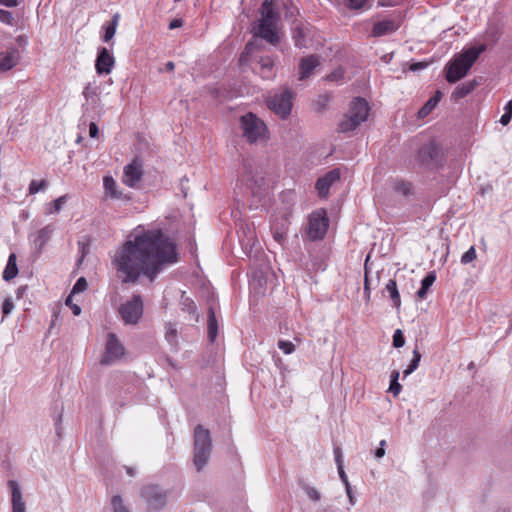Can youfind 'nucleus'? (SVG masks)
Here are the masks:
<instances>
[{
	"label": "nucleus",
	"mask_w": 512,
	"mask_h": 512,
	"mask_svg": "<svg viewBox=\"0 0 512 512\" xmlns=\"http://www.w3.org/2000/svg\"><path fill=\"white\" fill-rule=\"evenodd\" d=\"M177 260L176 244L160 229H153L126 241L112 262L123 275V283H135L141 276L153 282L166 266Z\"/></svg>",
	"instance_id": "obj_1"
},
{
	"label": "nucleus",
	"mask_w": 512,
	"mask_h": 512,
	"mask_svg": "<svg viewBox=\"0 0 512 512\" xmlns=\"http://www.w3.org/2000/svg\"><path fill=\"white\" fill-rule=\"evenodd\" d=\"M260 19L254 23L252 33L272 45L280 42L278 23L280 14L275 10L273 0H264L259 9Z\"/></svg>",
	"instance_id": "obj_2"
},
{
	"label": "nucleus",
	"mask_w": 512,
	"mask_h": 512,
	"mask_svg": "<svg viewBox=\"0 0 512 512\" xmlns=\"http://www.w3.org/2000/svg\"><path fill=\"white\" fill-rule=\"evenodd\" d=\"M486 50L485 44L478 46H472L468 49L463 50L458 54L452 61H450L446 67V80L449 83H456L457 81L464 78L480 54Z\"/></svg>",
	"instance_id": "obj_3"
},
{
	"label": "nucleus",
	"mask_w": 512,
	"mask_h": 512,
	"mask_svg": "<svg viewBox=\"0 0 512 512\" xmlns=\"http://www.w3.org/2000/svg\"><path fill=\"white\" fill-rule=\"evenodd\" d=\"M370 107L362 97H355L349 104V110L344 119L339 123L338 130L342 133L354 131L361 123L368 118Z\"/></svg>",
	"instance_id": "obj_4"
},
{
	"label": "nucleus",
	"mask_w": 512,
	"mask_h": 512,
	"mask_svg": "<svg viewBox=\"0 0 512 512\" xmlns=\"http://www.w3.org/2000/svg\"><path fill=\"white\" fill-rule=\"evenodd\" d=\"M212 450V440L210 432L202 425H197L194 429V457L193 463L197 471H201L207 464Z\"/></svg>",
	"instance_id": "obj_5"
},
{
	"label": "nucleus",
	"mask_w": 512,
	"mask_h": 512,
	"mask_svg": "<svg viewBox=\"0 0 512 512\" xmlns=\"http://www.w3.org/2000/svg\"><path fill=\"white\" fill-rule=\"evenodd\" d=\"M240 124L243 136L249 143H256L268 138V130L266 124L255 114L249 112L241 116Z\"/></svg>",
	"instance_id": "obj_6"
},
{
	"label": "nucleus",
	"mask_w": 512,
	"mask_h": 512,
	"mask_svg": "<svg viewBox=\"0 0 512 512\" xmlns=\"http://www.w3.org/2000/svg\"><path fill=\"white\" fill-rule=\"evenodd\" d=\"M329 226V219L324 209L314 211L308 220L307 235L313 241L324 238Z\"/></svg>",
	"instance_id": "obj_7"
},
{
	"label": "nucleus",
	"mask_w": 512,
	"mask_h": 512,
	"mask_svg": "<svg viewBox=\"0 0 512 512\" xmlns=\"http://www.w3.org/2000/svg\"><path fill=\"white\" fill-rule=\"evenodd\" d=\"M442 150L434 142L424 144L417 153V160L420 166L427 169H434L441 165Z\"/></svg>",
	"instance_id": "obj_8"
},
{
	"label": "nucleus",
	"mask_w": 512,
	"mask_h": 512,
	"mask_svg": "<svg viewBox=\"0 0 512 512\" xmlns=\"http://www.w3.org/2000/svg\"><path fill=\"white\" fill-rule=\"evenodd\" d=\"M143 301L140 295H133L131 300L123 303L119 313L127 325H136L143 316Z\"/></svg>",
	"instance_id": "obj_9"
},
{
	"label": "nucleus",
	"mask_w": 512,
	"mask_h": 512,
	"mask_svg": "<svg viewBox=\"0 0 512 512\" xmlns=\"http://www.w3.org/2000/svg\"><path fill=\"white\" fill-rule=\"evenodd\" d=\"M293 93L286 89L280 94H276L270 97L267 101V105L271 111H273L279 117L287 118L292 109Z\"/></svg>",
	"instance_id": "obj_10"
},
{
	"label": "nucleus",
	"mask_w": 512,
	"mask_h": 512,
	"mask_svg": "<svg viewBox=\"0 0 512 512\" xmlns=\"http://www.w3.org/2000/svg\"><path fill=\"white\" fill-rule=\"evenodd\" d=\"M141 497L147 504L149 511H158L166 505L167 493L156 485L144 486Z\"/></svg>",
	"instance_id": "obj_11"
},
{
	"label": "nucleus",
	"mask_w": 512,
	"mask_h": 512,
	"mask_svg": "<svg viewBox=\"0 0 512 512\" xmlns=\"http://www.w3.org/2000/svg\"><path fill=\"white\" fill-rule=\"evenodd\" d=\"M124 355V347L114 333H109L105 347V354L101 359V364L108 365L113 361L120 359Z\"/></svg>",
	"instance_id": "obj_12"
},
{
	"label": "nucleus",
	"mask_w": 512,
	"mask_h": 512,
	"mask_svg": "<svg viewBox=\"0 0 512 512\" xmlns=\"http://www.w3.org/2000/svg\"><path fill=\"white\" fill-rule=\"evenodd\" d=\"M115 65L114 56L108 51L106 47L98 48L97 57L95 61V69L99 75L110 74Z\"/></svg>",
	"instance_id": "obj_13"
},
{
	"label": "nucleus",
	"mask_w": 512,
	"mask_h": 512,
	"mask_svg": "<svg viewBox=\"0 0 512 512\" xmlns=\"http://www.w3.org/2000/svg\"><path fill=\"white\" fill-rule=\"evenodd\" d=\"M340 170L338 168L328 171L324 176L318 178L315 183V189L320 198H327L332 184L340 179Z\"/></svg>",
	"instance_id": "obj_14"
},
{
	"label": "nucleus",
	"mask_w": 512,
	"mask_h": 512,
	"mask_svg": "<svg viewBox=\"0 0 512 512\" xmlns=\"http://www.w3.org/2000/svg\"><path fill=\"white\" fill-rule=\"evenodd\" d=\"M142 176V164L137 159H134L124 167L122 182L133 188L141 180Z\"/></svg>",
	"instance_id": "obj_15"
},
{
	"label": "nucleus",
	"mask_w": 512,
	"mask_h": 512,
	"mask_svg": "<svg viewBox=\"0 0 512 512\" xmlns=\"http://www.w3.org/2000/svg\"><path fill=\"white\" fill-rule=\"evenodd\" d=\"M7 485L11 491V512H26V502L17 481L9 480Z\"/></svg>",
	"instance_id": "obj_16"
},
{
	"label": "nucleus",
	"mask_w": 512,
	"mask_h": 512,
	"mask_svg": "<svg viewBox=\"0 0 512 512\" xmlns=\"http://www.w3.org/2000/svg\"><path fill=\"white\" fill-rule=\"evenodd\" d=\"M103 188L104 194L107 198L117 199V200H130L131 197L124 195L121 190L118 189V185L114 178L110 175H106L103 177Z\"/></svg>",
	"instance_id": "obj_17"
},
{
	"label": "nucleus",
	"mask_w": 512,
	"mask_h": 512,
	"mask_svg": "<svg viewBox=\"0 0 512 512\" xmlns=\"http://www.w3.org/2000/svg\"><path fill=\"white\" fill-rule=\"evenodd\" d=\"M399 27L400 25L394 20L385 19L374 24L371 35L373 37H382L397 31Z\"/></svg>",
	"instance_id": "obj_18"
},
{
	"label": "nucleus",
	"mask_w": 512,
	"mask_h": 512,
	"mask_svg": "<svg viewBox=\"0 0 512 512\" xmlns=\"http://www.w3.org/2000/svg\"><path fill=\"white\" fill-rule=\"evenodd\" d=\"M18 51L14 48L0 51V72L11 70L18 64Z\"/></svg>",
	"instance_id": "obj_19"
},
{
	"label": "nucleus",
	"mask_w": 512,
	"mask_h": 512,
	"mask_svg": "<svg viewBox=\"0 0 512 512\" xmlns=\"http://www.w3.org/2000/svg\"><path fill=\"white\" fill-rule=\"evenodd\" d=\"M319 65V59L316 55H310L301 59L299 64L300 80H304L312 74L313 70Z\"/></svg>",
	"instance_id": "obj_20"
},
{
	"label": "nucleus",
	"mask_w": 512,
	"mask_h": 512,
	"mask_svg": "<svg viewBox=\"0 0 512 512\" xmlns=\"http://www.w3.org/2000/svg\"><path fill=\"white\" fill-rule=\"evenodd\" d=\"M207 336L211 343H214L218 336V321L212 307L208 309L207 314Z\"/></svg>",
	"instance_id": "obj_21"
},
{
	"label": "nucleus",
	"mask_w": 512,
	"mask_h": 512,
	"mask_svg": "<svg viewBox=\"0 0 512 512\" xmlns=\"http://www.w3.org/2000/svg\"><path fill=\"white\" fill-rule=\"evenodd\" d=\"M478 85L479 83L475 79L464 82L454 89L452 92V98L455 100L462 99L469 95Z\"/></svg>",
	"instance_id": "obj_22"
},
{
	"label": "nucleus",
	"mask_w": 512,
	"mask_h": 512,
	"mask_svg": "<svg viewBox=\"0 0 512 512\" xmlns=\"http://www.w3.org/2000/svg\"><path fill=\"white\" fill-rule=\"evenodd\" d=\"M240 180L252 190L254 186L259 187L263 182V178H256L253 175L251 166L246 163L243 165V172L240 176Z\"/></svg>",
	"instance_id": "obj_23"
},
{
	"label": "nucleus",
	"mask_w": 512,
	"mask_h": 512,
	"mask_svg": "<svg viewBox=\"0 0 512 512\" xmlns=\"http://www.w3.org/2000/svg\"><path fill=\"white\" fill-rule=\"evenodd\" d=\"M442 97V92L437 90L435 94L430 97L427 102L418 111L419 118H424L431 113V111L438 105Z\"/></svg>",
	"instance_id": "obj_24"
},
{
	"label": "nucleus",
	"mask_w": 512,
	"mask_h": 512,
	"mask_svg": "<svg viewBox=\"0 0 512 512\" xmlns=\"http://www.w3.org/2000/svg\"><path fill=\"white\" fill-rule=\"evenodd\" d=\"M18 274L17 257L15 253H11L8 257L6 267L3 271V279L10 281Z\"/></svg>",
	"instance_id": "obj_25"
},
{
	"label": "nucleus",
	"mask_w": 512,
	"mask_h": 512,
	"mask_svg": "<svg viewBox=\"0 0 512 512\" xmlns=\"http://www.w3.org/2000/svg\"><path fill=\"white\" fill-rule=\"evenodd\" d=\"M165 339L172 346L174 350L178 349V331L176 324L166 322L164 325Z\"/></svg>",
	"instance_id": "obj_26"
},
{
	"label": "nucleus",
	"mask_w": 512,
	"mask_h": 512,
	"mask_svg": "<svg viewBox=\"0 0 512 512\" xmlns=\"http://www.w3.org/2000/svg\"><path fill=\"white\" fill-rule=\"evenodd\" d=\"M52 233H53V228L50 225H47V226L41 228L37 232V234L33 240L35 246L38 249H42L46 245V243L49 241Z\"/></svg>",
	"instance_id": "obj_27"
},
{
	"label": "nucleus",
	"mask_w": 512,
	"mask_h": 512,
	"mask_svg": "<svg viewBox=\"0 0 512 512\" xmlns=\"http://www.w3.org/2000/svg\"><path fill=\"white\" fill-rule=\"evenodd\" d=\"M385 291L388 293L389 298L391 299L393 306L396 309H399L401 306V298L397 288V283L394 279H390L386 286Z\"/></svg>",
	"instance_id": "obj_28"
},
{
	"label": "nucleus",
	"mask_w": 512,
	"mask_h": 512,
	"mask_svg": "<svg viewBox=\"0 0 512 512\" xmlns=\"http://www.w3.org/2000/svg\"><path fill=\"white\" fill-rule=\"evenodd\" d=\"M436 280L435 272H429L421 281V287L417 291V297L420 299H424L430 289V287L433 285V283Z\"/></svg>",
	"instance_id": "obj_29"
},
{
	"label": "nucleus",
	"mask_w": 512,
	"mask_h": 512,
	"mask_svg": "<svg viewBox=\"0 0 512 512\" xmlns=\"http://www.w3.org/2000/svg\"><path fill=\"white\" fill-rule=\"evenodd\" d=\"M120 15L115 13L112 17L111 22L105 27V33L103 35V41L109 42L115 35L116 29L119 23Z\"/></svg>",
	"instance_id": "obj_30"
},
{
	"label": "nucleus",
	"mask_w": 512,
	"mask_h": 512,
	"mask_svg": "<svg viewBox=\"0 0 512 512\" xmlns=\"http://www.w3.org/2000/svg\"><path fill=\"white\" fill-rule=\"evenodd\" d=\"M393 190L403 196H409L412 191V184L404 179H396L393 182Z\"/></svg>",
	"instance_id": "obj_31"
},
{
	"label": "nucleus",
	"mask_w": 512,
	"mask_h": 512,
	"mask_svg": "<svg viewBox=\"0 0 512 512\" xmlns=\"http://www.w3.org/2000/svg\"><path fill=\"white\" fill-rule=\"evenodd\" d=\"M258 49V44L255 41H249L243 50V52L240 54L239 57V64L241 66L247 65L251 54Z\"/></svg>",
	"instance_id": "obj_32"
},
{
	"label": "nucleus",
	"mask_w": 512,
	"mask_h": 512,
	"mask_svg": "<svg viewBox=\"0 0 512 512\" xmlns=\"http://www.w3.org/2000/svg\"><path fill=\"white\" fill-rule=\"evenodd\" d=\"M421 353L419 352V350L417 348H415L413 350V358L410 362V364L408 365L407 369L404 370L403 374H404V377L410 375L413 371H415L418 366H419V363L421 361Z\"/></svg>",
	"instance_id": "obj_33"
},
{
	"label": "nucleus",
	"mask_w": 512,
	"mask_h": 512,
	"mask_svg": "<svg viewBox=\"0 0 512 512\" xmlns=\"http://www.w3.org/2000/svg\"><path fill=\"white\" fill-rule=\"evenodd\" d=\"M48 185V182L44 179L40 180V181H37V180H32L29 184V194L33 195V194H36L38 193L39 191H43L46 189Z\"/></svg>",
	"instance_id": "obj_34"
},
{
	"label": "nucleus",
	"mask_w": 512,
	"mask_h": 512,
	"mask_svg": "<svg viewBox=\"0 0 512 512\" xmlns=\"http://www.w3.org/2000/svg\"><path fill=\"white\" fill-rule=\"evenodd\" d=\"M113 512H129L128 508L123 504L120 496L115 495L111 500Z\"/></svg>",
	"instance_id": "obj_35"
},
{
	"label": "nucleus",
	"mask_w": 512,
	"mask_h": 512,
	"mask_svg": "<svg viewBox=\"0 0 512 512\" xmlns=\"http://www.w3.org/2000/svg\"><path fill=\"white\" fill-rule=\"evenodd\" d=\"M278 348L285 354H292L295 351V345L287 340H279Z\"/></svg>",
	"instance_id": "obj_36"
},
{
	"label": "nucleus",
	"mask_w": 512,
	"mask_h": 512,
	"mask_svg": "<svg viewBox=\"0 0 512 512\" xmlns=\"http://www.w3.org/2000/svg\"><path fill=\"white\" fill-rule=\"evenodd\" d=\"M303 489L310 500L316 502L321 499V494L316 488L306 485Z\"/></svg>",
	"instance_id": "obj_37"
},
{
	"label": "nucleus",
	"mask_w": 512,
	"mask_h": 512,
	"mask_svg": "<svg viewBox=\"0 0 512 512\" xmlns=\"http://www.w3.org/2000/svg\"><path fill=\"white\" fill-rule=\"evenodd\" d=\"M405 344V337L400 329L395 330L393 334V346L395 348H401Z\"/></svg>",
	"instance_id": "obj_38"
},
{
	"label": "nucleus",
	"mask_w": 512,
	"mask_h": 512,
	"mask_svg": "<svg viewBox=\"0 0 512 512\" xmlns=\"http://www.w3.org/2000/svg\"><path fill=\"white\" fill-rule=\"evenodd\" d=\"M182 306H183V311H186L190 314H193L196 312V305L194 303L193 300H191L190 298L188 297H182V302H181Z\"/></svg>",
	"instance_id": "obj_39"
},
{
	"label": "nucleus",
	"mask_w": 512,
	"mask_h": 512,
	"mask_svg": "<svg viewBox=\"0 0 512 512\" xmlns=\"http://www.w3.org/2000/svg\"><path fill=\"white\" fill-rule=\"evenodd\" d=\"M476 258V250L474 246H471L461 257L462 264H468Z\"/></svg>",
	"instance_id": "obj_40"
},
{
	"label": "nucleus",
	"mask_w": 512,
	"mask_h": 512,
	"mask_svg": "<svg viewBox=\"0 0 512 512\" xmlns=\"http://www.w3.org/2000/svg\"><path fill=\"white\" fill-rule=\"evenodd\" d=\"M14 309V303H13V300L11 298H5V300L3 301V304H2V320L8 316L12 310Z\"/></svg>",
	"instance_id": "obj_41"
},
{
	"label": "nucleus",
	"mask_w": 512,
	"mask_h": 512,
	"mask_svg": "<svg viewBox=\"0 0 512 512\" xmlns=\"http://www.w3.org/2000/svg\"><path fill=\"white\" fill-rule=\"evenodd\" d=\"M88 283L84 277H80L76 283L73 286L72 294L73 293H80L87 289Z\"/></svg>",
	"instance_id": "obj_42"
},
{
	"label": "nucleus",
	"mask_w": 512,
	"mask_h": 512,
	"mask_svg": "<svg viewBox=\"0 0 512 512\" xmlns=\"http://www.w3.org/2000/svg\"><path fill=\"white\" fill-rule=\"evenodd\" d=\"M262 70H271L274 66V61L270 56H262L258 60Z\"/></svg>",
	"instance_id": "obj_43"
},
{
	"label": "nucleus",
	"mask_w": 512,
	"mask_h": 512,
	"mask_svg": "<svg viewBox=\"0 0 512 512\" xmlns=\"http://www.w3.org/2000/svg\"><path fill=\"white\" fill-rule=\"evenodd\" d=\"M0 22L7 24V25H13V22H14L13 14L8 10L0 9Z\"/></svg>",
	"instance_id": "obj_44"
},
{
	"label": "nucleus",
	"mask_w": 512,
	"mask_h": 512,
	"mask_svg": "<svg viewBox=\"0 0 512 512\" xmlns=\"http://www.w3.org/2000/svg\"><path fill=\"white\" fill-rule=\"evenodd\" d=\"M83 95L86 98V100L96 97L97 96V87L93 86L91 83H88L83 90Z\"/></svg>",
	"instance_id": "obj_45"
},
{
	"label": "nucleus",
	"mask_w": 512,
	"mask_h": 512,
	"mask_svg": "<svg viewBox=\"0 0 512 512\" xmlns=\"http://www.w3.org/2000/svg\"><path fill=\"white\" fill-rule=\"evenodd\" d=\"M272 233H273L274 239L278 243H281L286 238V231H285V229H278L276 227H272Z\"/></svg>",
	"instance_id": "obj_46"
},
{
	"label": "nucleus",
	"mask_w": 512,
	"mask_h": 512,
	"mask_svg": "<svg viewBox=\"0 0 512 512\" xmlns=\"http://www.w3.org/2000/svg\"><path fill=\"white\" fill-rule=\"evenodd\" d=\"M337 468H338L339 477L346 486V492H347V494H350V484L348 481V477L343 469V466H339Z\"/></svg>",
	"instance_id": "obj_47"
},
{
	"label": "nucleus",
	"mask_w": 512,
	"mask_h": 512,
	"mask_svg": "<svg viewBox=\"0 0 512 512\" xmlns=\"http://www.w3.org/2000/svg\"><path fill=\"white\" fill-rule=\"evenodd\" d=\"M66 305L72 309V312L75 316L80 315L81 308L77 304L72 303V295L71 294L66 299Z\"/></svg>",
	"instance_id": "obj_48"
},
{
	"label": "nucleus",
	"mask_w": 512,
	"mask_h": 512,
	"mask_svg": "<svg viewBox=\"0 0 512 512\" xmlns=\"http://www.w3.org/2000/svg\"><path fill=\"white\" fill-rule=\"evenodd\" d=\"M67 197L61 196L53 201V208L55 212H59L62 209V206L66 203Z\"/></svg>",
	"instance_id": "obj_49"
},
{
	"label": "nucleus",
	"mask_w": 512,
	"mask_h": 512,
	"mask_svg": "<svg viewBox=\"0 0 512 512\" xmlns=\"http://www.w3.org/2000/svg\"><path fill=\"white\" fill-rule=\"evenodd\" d=\"M402 390V386L399 384L398 381H395V382H390V387H389V391L394 395V396H398L399 393L401 392Z\"/></svg>",
	"instance_id": "obj_50"
},
{
	"label": "nucleus",
	"mask_w": 512,
	"mask_h": 512,
	"mask_svg": "<svg viewBox=\"0 0 512 512\" xmlns=\"http://www.w3.org/2000/svg\"><path fill=\"white\" fill-rule=\"evenodd\" d=\"M343 74H344V72L342 70L334 71L327 76V80L339 81L340 79L343 78Z\"/></svg>",
	"instance_id": "obj_51"
},
{
	"label": "nucleus",
	"mask_w": 512,
	"mask_h": 512,
	"mask_svg": "<svg viewBox=\"0 0 512 512\" xmlns=\"http://www.w3.org/2000/svg\"><path fill=\"white\" fill-rule=\"evenodd\" d=\"M334 456H335V461H336L337 467L343 466L342 451H341L340 447H338V446L334 447Z\"/></svg>",
	"instance_id": "obj_52"
},
{
	"label": "nucleus",
	"mask_w": 512,
	"mask_h": 512,
	"mask_svg": "<svg viewBox=\"0 0 512 512\" xmlns=\"http://www.w3.org/2000/svg\"><path fill=\"white\" fill-rule=\"evenodd\" d=\"M99 133V130H98V126L96 123L94 122H91L90 125H89V135L91 138H95L97 137Z\"/></svg>",
	"instance_id": "obj_53"
},
{
	"label": "nucleus",
	"mask_w": 512,
	"mask_h": 512,
	"mask_svg": "<svg viewBox=\"0 0 512 512\" xmlns=\"http://www.w3.org/2000/svg\"><path fill=\"white\" fill-rule=\"evenodd\" d=\"M182 26H183V20L179 19V18L173 19L169 23V29L170 30H173V29H176V28H179V27H182Z\"/></svg>",
	"instance_id": "obj_54"
},
{
	"label": "nucleus",
	"mask_w": 512,
	"mask_h": 512,
	"mask_svg": "<svg viewBox=\"0 0 512 512\" xmlns=\"http://www.w3.org/2000/svg\"><path fill=\"white\" fill-rule=\"evenodd\" d=\"M396 5V1L394 0H378V6L380 7H391Z\"/></svg>",
	"instance_id": "obj_55"
},
{
	"label": "nucleus",
	"mask_w": 512,
	"mask_h": 512,
	"mask_svg": "<svg viewBox=\"0 0 512 512\" xmlns=\"http://www.w3.org/2000/svg\"><path fill=\"white\" fill-rule=\"evenodd\" d=\"M512 115L508 113H504L500 118V123L504 126L508 125L511 121Z\"/></svg>",
	"instance_id": "obj_56"
},
{
	"label": "nucleus",
	"mask_w": 512,
	"mask_h": 512,
	"mask_svg": "<svg viewBox=\"0 0 512 512\" xmlns=\"http://www.w3.org/2000/svg\"><path fill=\"white\" fill-rule=\"evenodd\" d=\"M0 5H4L6 7H16L18 5L17 0H0Z\"/></svg>",
	"instance_id": "obj_57"
},
{
	"label": "nucleus",
	"mask_w": 512,
	"mask_h": 512,
	"mask_svg": "<svg viewBox=\"0 0 512 512\" xmlns=\"http://www.w3.org/2000/svg\"><path fill=\"white\" fill-rule=\"evenodd\" d=\"M364 294L366 295L367 298L370 297V287H369V281H368L367 273H365Z\"/></svg>",
	"instance_id": "obj_58"
},
{
	"label": "nucleus",
	"mask_w": 512,
	"mask_h": 512,
	"mask_svg": "<svg viewBox=\"0 0 512 512\" xmlns=\"http://www.w3.org/2000/svg\"><path fill=\"white\" fill-rule=\"evenodd\" d=\"M295 33H297V35H295L296 46H301L300 37H303L302 32L299 28H297Z\"/></svg>",
	"instance_id": "obj_59"
},
{
	"label": "nucleus",
	"mask_w": 512,
	"mask_h": 512,
	"mask_svg": "<svg viewBox=\"0 0 512 512\" xmlns=\"http://www.w3.org/2000/svg\"><path fill=\"white\" fill-rule=\"evenodd\" d=\"M424 67H426V64H425V63L418 62V63L412 64V65L410 66V69H411L412 71H415V70H418V69H422V68H424Z\"/></svg>",
	"instance_id": "obj_60"
},
{
	"label": "nucleus",
	"mask_w": 512,
	"mask_h": 512,
	"mask_svg": "<svg viewBox=\"0 0 512 512\" xmlns=\"http://www.w3.org/2000/svg\"><path fill=\"white\" fill-rule=\"evenodd\" d=\"M399 376H400L399 371H397V370L392 371V373H391V375H390V378H391V381H390V382L398 381Z\"/></svg>",
	"instance_id": "obj_61"
},
{
	"label": "nucleus",
	"mask_w": 512,
	"mask_h": 512,
	"mask_svg": "<svg viewBox=\"0 0 512 512\" xmlns=\"http://www.w3.org/2000/svg\"><path fill=\"white\" fill-rule=\"evenodd\" d=\"M505 112L512 115V100L508 101V103L504 107Z\"/></svg>",
	"instance_id": "obj_62"
},
{
	"label": "nucleus",
	"mask_w": 512,
	"mask_h": 512,
	"mask_svg": "<svg viewBox=\"0 0 512 512\" xmlns=\"http://www.w3.org/2000/svg\"><path fill=\"white\" fill-rule=\"evenodd\" d=\"M385 455V449L382 448V447H379L376 451H375V456L377 458H381Z\"/></svg>",
	"instance_id": "obj_63"
},
{
	"label": "nucleus",
	"mask_w": 512,
	"mask_h": 512,
	"mask_svg": "<svg viewBox=\"0 0 512 512\" xmlns=\"http://www.w3.org/2000/svg\"><path fill=\"white\" fill-rule=\"evenodd\" d=\"M165 68L168 72H172L175 69V64L172 61H169L165 64Z\"/></svg>",
	"instance_id": "obj_64"
}]
</instances>
